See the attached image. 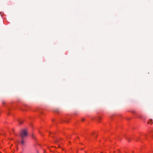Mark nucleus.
<instances>
[{"instance_id":"obj_9","label":"nucleus","mask_w":153,"mask_h":153,"mask_svg":"<svg viewBox=\"0 0 153 153\" xmlns=\"http://www.w3.org/2000/svg\"><path fill=\"white\" fill-rule=\"evenodd\" d=\"M152 124V123H151V124Z\"/></svg>"},{"instance_id":"obj_6","label":"nucleus","mask_w":153,"mask_h":153,"mask_svg":"<svg viewBox=\"0 0 153 153\" xmlns=\"http://www.w3.org/2000/svg\"><path fill=\"white\" fill-rule=\"evenodd\" d=\"M19 122L20 124H21L22 123V122L21 121H19Z\"/></svg>"},{"instance_id":"obj_1","label":"nucleus","mask_w":153,"mask_h":153,"mask_svg":"<svg viewBox=\"0 0 153 153\" xmlns=\"http://www.w3.org/2000/svg\"><path fill=\"white\" fill-rule=\"evenodd\" d=\"M27 133L25 129H23L21 131L20 134V136L21 138L24 139L27 137Z\"/></svg>"},{"instance_id":"obj_3","label":"nucleus","mask_w":153,"mask_h":153,"mask_svg":"<svg viewBox=\"0 0 153 153\" xmlns=\"http://www.w3.org/2000/svg\"><path fill=\"white\" fill-rule=\"evenodd\" d=\"M32 137L33 138V139H35V136H34V135H33V134H32Z\"/></svg>"},{"instance_id":"obj_4","label":"nucleus","mask_w":153,"mask_h":153,"mask_svg":"<svg viewBox=\"0 0 153 153\" xmlns=\"http://www.w3.org/2000/svg\"><path fill=\"white\" fill-rule=\"evenodd\" d=\"M55 140L56 142H59V140L57 139H55Z\"/></svg>"},{"instance_id":"obj_7","label":"nucleus","mask_w":153,"mask_h":153,"mask_svg":"<svg viewBox=\"0 0 153 153\" xmlns=\"http://www.w3.org/2000/svg\"><path fill=\"white\" fill-rule=\"evenodd\" d=\"M127 140H128V141L129 142H130V140H129V139H127Z\"/></svg>"},{"instance_id":"obj_2","label":"nucleus","mask_w":153,"mask_h":153,"mask_svg":"<svg viewBox=\"0 0 153 153\" xmlns=\"http://www.w3.org/2000/svg\"><path fill=\"white\" fill-rule=\"evenodd\" d=\"M25 141L24 139L21 138V143L22 145H24L25 143Z\"/></svg>"},{"instance_id":"obj_8","label":"nucleus","mask_w":153,"mask_h":153,"mask_svg":"<svg viewBox=\"0 0 153 153\" xmlns=\"http://www.w3.org/2000/svg\"><path fill=\"white\" fill-rule=\"evenodd\" d=\"M82 121H83L84 120V119H82Z\"/></svg>"},{"instance_id":"obj_5","label":"nucleus","mask_w":153,"mask_h":153,"mask_svg":"<svg viewBox=\"0 0 153 153\" xmlns=\"http://www.w3.org/2000/svg\"><path fill=\"white\" fill-rule=\"evenodd\" d=\"M152 120L151 119H150L149 121H148L147 122L148 124H149L150 122H151Z\"/></svg>"}]
</instances>
